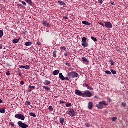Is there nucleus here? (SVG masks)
Instances as JSON below:
<instances>
[{"instance_id": "20", "label": "nucleus", "mask_w": 128, "mask_h": 128, "mask_svg": "<svg viewBox=\"0 0 128 128\" xmlns=\"http://www.w3.org/2000/svg\"><path fill=\"white\" fill-rule=\"evenodd\" d=\"M19 42H19V39H14L12 41L13 44H18Z\"/></svg>"}, {"instance_id": "24", "label": "nucleus", "mask_w": 128, "mask_h": 128, "mask_svg": "<svg viewBox=\"0 0 128 128\" xmlns=\"http://www.w3.org/2000/svg\"><path fill=\"white\" fill-rule=\"evenodd\" d=\"M82 60H83V62H86L87 64H88V62H88V59H86V58H82Z\"/></svg>"}, {"instance_id": "29", "label": "nucleus", "mask_w": 128, "mask_h": 128, "mask_svg": "<svg viewBox=\"0 0 128 128\" xmlns=\"http://www.w3.org/2000/svg\"><path fill=\"white\" fill-rule=\"evenodd\" d=\"M58 4H60V6H66L65 3L62 2H58Z\"/></svg>"}, {"instance_id": "7", "label": "nucleus", "mask_w": 128, "mask_h": 128, "mask_svg": "<svg viewBox=\"0 0 128 128\" xmlns=\"http://www.w3.org/2000/svg\"><path fill=\"white\" fill-rule=\"evenodd\" d=\"M104 24H105V26L107 28H112V23L108 22H105Z\"/></svg>"}, {"instance_id": "1", "label": "nucleus", "mask_w": 128, "mask_h": 128, "mask_svg": "<svg viewBox=\"0 0 128 128\" xmlns=\"http://www.w3.org/2000/svg\"><path fill=\"white\" fill-rule=\"evenodd\" d=\"M108 106L106 101H102L99 102V104L96 105V108H98L99 110H102L104 106Z\"/></svg>"}, {"instance_id": "25", "label": "nucleus", "mask_w": 128, "mask_h": 128, "mask_svg": "<svg viewBox=\"0 0 128 128\" xmlns=\"http://www.w3.org/2000/svg\"><path fill=\"white\" fill-rule=\"evenodd\" d=\"M43 88H44L48 92L50 91V88L48 87H46V86H44Z\"/></svg>"}, {"instance_id": "26", "label": "nucleus", "mask_w": 128, "mask_h": 128, "mask_svg": "<svg viewBox=\"0 0 128 128\" xmlns=\"http://www.w3.org/2000/svg\"><path fill=\"white\" fill-rule=\"evenodd\" d=\"M4 36V31L0 30V38H2Z\"/></svg>"}, {"instance_id": "39", "label": "nucleus", "mask_w": 128, "mask_h": 128, "mask_svg": "<svg viewBox=\"0 0 128 128\" xmlns=\"http://www.w3.org/2000/svg\"><path fill=\"white\" fill-rule=\"evenodd\" d=\"M122 104L123 108H126V104L125 102H122Z\"/></svg>"}, {"instance_id": "41", "label": "nucleus", "mask_w": 128, "mask_h": 128, "mask_svg": "<svg viewBox=\"0 0 128 128\" xmlns=\"http://www.w3.org/2000/svg\"><path fill=\"white\" fill-rule=\"evenodd\" d=\"M26 106H30V102H26Z\"/></svg>"}, {"instance_id": "17", "label": "nucleus", "mask_w": 128, "mask_h": 128, "mask_svg": "<svg viewBox=\"0 0 128 128\" xmlns=\"http://www.w3.org/2000/svg\"><path fill=\"white\" fill-rule=\"evenodd\" d=\"M60 122L61 124H64V118H60Z\"/></svg>"}, {"instance_id": "55", "label": "nucleus", "mask_w": 128, "mask_h": 128, "mask_svg": "<svg viewBox=\"0 0 128 128\" xmlns=\"http://www.w3.org/2000/svg\"><path fill=\"white\" fill-rule=\"evenodd\" d=\"M62 50H66V48L65 47H63L62 48Z\"/></svg>"}, {"instance_id": "8", "label": "nucleus", "mask_w": 128, "mask_h": 128, "mask_svg": "<svg viewBox=\"0 0 128 128\" xmlns=\"http://www.w3.org/2000/svg\"><path fill=\"white\" fill-rule=\"evenodd\" d=\"M75 94H76V96H82V92L80 91V90H76Z\"/></svg>"}, {"instance_id": "4", "label": "nucleus", "mask_w": 128, "mask_h": 128, "mask_svg": "<svg viewBox=\"0 0 128 128\" xmlns=\"http://www.w3.org/2000/svg\"><path fill=\"white\" fill-rule=\"evenodd\" d=\"M68 114L70 116H72V118H74L76 116V112H74V110L72 108L69 109L68 111Z\"/></svg>"}, {"instance_id": "3", "label": "nucleus", "mask_w": 128, "mask_h": 128, "mask_svg": "<svg viewBox=\"0 0 128 128\" xmlns=\"http://www.w3.org/2000/svg\"><path fill=\"white\" fill-rule=\"evenodd\" d=\"M92 94L89 90H86L82 94L83 98H92Z\"/></svg>"}, {"instance_id": "36", "label": "nucleus", "mask_w": 128, "mask_h": 128, "mask_svg": "<svg viewBox=\"0 0 128 128\" xmlns=\"http://www.w3.org/2000/svg\"><path fill=\"white\" fill-rule=\"evenodd\" d=\"M106 74H112V72H110V71L106 70Z\"/></svg>"}, {"instance_id": "34", "label": "nucleus", "mask_w": 128, "mask_h": 128, "mask_svg": "<svg viewBox=\"0 0 128 128\" xmlns=\"http://www.w3.org/2000/svg\"><path fill=\"white\" fill-rule=\"evenodd\" d=\"M49 110H50V112H53L54 108L52 106H49Z\"/></svg>"}, {"instance_id": "12", "label": "nucleus", "mask_w": 128, "mask_h": 128, "mask_svg": "<svg viewBox=\"0 0 128 128\" xmlns=\"http://www.w3.org/2000/svg\"><path fill=\"white\" fill-rule=\"evenodd\" d=\"M59 78L62 80H64V76L62 75V73H60L59 74Z\"/></svg>"}, {"instance_id": "54", "label": "nucleus", "mask_w": 128, "mask_h": 128, "mask_svg": "<svg viewBox=\"0 0 128 128\" xmlns=\"http://www.w3.org/2000/svg\"><path fill=\"white\" fill-rule=\"evenodd\" d=\"M0 50H2V44H0Z\"/></svg>"}, {"instance_id": "32", "label": "nucleus", "mask_w": 128, "mask_h": 128, "mask_svg": "<svg viewBox=\"0 0 128 128\" xmlns=\"http://www.w3.org/2000/svg\"><path fill=\"white\" fill-rule=\"evenodd\" d=\"M66 106L67 108H70V106H72V104L70 103H67L66 104Z\"/></svg>"}, {"instance_id": "60", "label": "nucleus", "mask_w": 128, "mask_h": 128, "mask_svg": "<svg viewBox=\"0 0 128 128\" xmlns=\"http://www.w3.org/2000/svg\"><path fill=\"white\" fill-rule=\"evenodd\" d=\"M20 74V76H22V74Z\"/></svg>"}, {"instance_id": "21", "label": "nucleus", "mask_w": 128, "mask_h": 128, "mask_svg": "<svg viewBox=\"0 0 128 128\" xmlns=\"http://www.w3.org/2000/svg\"><path fill=\"white\" fill-rule=\"evenodd\" d=\"M44 84H46V86H50V84H52V82H50V81L46 80H45Z\"/></svg>"}, {"instance_id": "40", "label": "nucleus", "mask_w": 128, "mask_h": 128, "mask_svg": "<svg viewBox=\"0 0 128 128\" xmlns=\"http://www.w3.org/2000/svg\"><path fill=\"white\" fill-rule=\"evenodd\" d=\"M86 128H90V124H88V123H86Z\"/></svg>"}, {"instance_id": "56", "label": "nucleus", "mask_w": 128, "mask_h": 128, "mask_svg": "<svg viewBox=\"0 0 128 128\" xmlns=\"http://www.w3.org/2000/svg\"><path fill=\"white\" fill-rule=\"evenodd\" d=\"M66 66H70V64H69V63H66Z\"/></svg>"}, {"instance_id": "51", "label": "nucleus", "mask_w": 128, "mask_h": 128, "mask_svg": "<svg viewBox=\"0 0 128 128\" xmlns=\"http://www.w3.org/2000/svg\"><path fill=\"white\" fill-rule=\"evenodd\" d=\"M64 56H68V52L64 53Z\"/></svg>"}, {"instance_id": "47", "label": "nucleus", "mask_w": 128, "mask_h": 128, "mask_svg": "<svg viewBox=\"0 0 128 128\" xmlns=\"http://www.w3.org/2000/svg\"><path fill=\"white\" fill-rule=\"evenodd\" d=\"M60 104H64L65 102L64 100H60Z\"/></svg>"}, {"instance_id": "58", "label": "nucleus", "mask_w": 128, "mask_h": 128, "mask_svg": "<svg viewBox=\"0 0 128 128\" xmlns=\"http://www.w3.org/2000/svg\"><path fill=\"white\" fill-rule=\"evenodd\" d=\"M2 102H3L2 100L0 99V104H2Z\"/></svg>"}, {"instance_id": "61", "label": "nucleus", "mask_w": 128, "mask_h": 128, "mask_svg": "<svg viewBox=\"0 0 128 128\" xmlns=\"http://www.w3.org/2000/svg\"><path fill=\"white\" fill-rule=\"evenodd\" d=\"M95 98H98V97H96V96H95Z\"/></svg>"}, {"instance_id": "59", "label": "nucleus", "mask_w": 128, "mask_h": 128, "mask_svg": "<svg viewBox=\"0 0 128 128\" xmlns=\"http://www.w3.org/2000/svg\"><path fill=\"white\" fill-rule=\"evenodd\" d=\"M28 92H32V90H28Z\"/></svg>"}, {"instance_id": "9", "label": "nucleus", "mask_w": 128, "mask_h": 128, "mask_svg": "<svg viewBox=\"0 0 128 128\" xmlns=\"http://www.w3.org/2000/svg\"><path fill=\"white\" fill-rule=\"evenodd\" d=\"M92 108H94V102H90L88 104V108L91 110H92Z\"/></svg>"}, {"instance_id": "5", "label": "nucleus", "mask_w": 128, "mask_h": 128, "mask_svg": "<svg viewBox=\"0 0 128 128\" xmlns=\"http://www.w3.org/2000/svg\"><path fill=\"white\" fill-rule=\"evenodd\" d=\"M15 118H18V120H26V117H24V116L22 114H16L15 116Z\"/></svg>"}, {"instance_id": "18", "label": "nucleus", "mask_w": 128, "mask_h": 128, "mask_svg": "<svg viewBox=\"0 0 128 128\" xmlns=\"http://www.w3.org/2000/svg\"><path fill=\"white\" fill-rule=\"evenodd\" d=\"M82 46H84V48H88V44L86 42H84L82 44Z\"/></svg>"}, {"instance_id": "43", "label": "nucleus", "mask_w": 128, "mask_h": 128, "mask_svg": "<svg viewBox=\"0 0 128 128\" xmlns=\"http://www.w3.org/2000/svg\"><path fill=\"white\" fill-rule=\"evenodd\" d=\"M70 78H70V77H66V78H64V80H70Z\"/></svg>"}, {"instance_id": "42", "label": "nucleus", "mask_w": 128, "mask_h": 128, "mask_svg": "<svg viewBox=\"0 0 128 128\" xmlns=\"http://www.w3.org/2000/svg\"><path fill=\"white\" fill-rule=\"evenodd\" d=\"M102 2H104V1L102 0H98V4H102Z\"/></svg>"}, {"instance_id": "2", "label": "nucleus", "mask_w": 128, "mask_h": 128, "mask_svg": "<svg viewBox=\"0 0 128 128\" xmlns=\"http://www.w3.org/2000/svg\"><path fill=\"white\" fill-rule=\"evenodd\" d=\"M68 76L70 78H75L78 77V74L76 72H72L68 73Z\"/></svg>"}, {"instance_id": "38", "label": "nucleus", "mask_w": 128, "mask_h": 128, "mask_svg": "<svg viewBox=\"0 0 128 128\" xmlns=\"http://www.w3.org/2000/svg\"><path fill=\"white\" fill-rule=\"evenodd\" d=\"M116 120H118V118L116 117H114L112 119V121L113 122H116Z\"/></svg>"}, {"instance_id": "45", "label": "nucleus", "mask_w": 128, "mask_h": 128, "mask_svg": "<svg viewBox=\"0 0 128 128\" xmlns=\"http://www.w3.org/2000/svg\"><path fill=\"white\" fill-rule=\"evenodd\" d=\"M111 64L112 66H114V62L113 60H111Z\"/></svg>"}, {"instance_id": "16", "label": "nucleus", "mask_w": 128, "mask_h": 128, "mask_svg": "<svg viewBox=\"0 0 128 128\" xmlns=\"http://www.w3.org/2000/svg\"><path fill=\"white\" fill-rule=\"evenodd\" d=\"M0 112L1 114H6V108H0Z\"/></svg>"}, {"instance_id": "23", "label": "nucleus", "mask_w": 128, "mask_h": 128, "mask_svg": "<svg viewBox=\"0 0 128 128\" xmlns=\"http://www.w3.org/2000/svg\"><path fill=\"white\" fill-rule=\"evenodd\" d=\"M29 114L30 116H33V118H36V114L34 113L30 112Z\"/></svg>"}, {"instance_id": "53", "label": "nucleus", "mask_w": 128, "mask_h": 128, "mask_svg": "<svg viewBox=\"0 0 128 128\" xmlns=\"http://www.w3.org/2000/svg\"><path fill=\"white\" fill-rule=\"evenodd\" d=\"M64 20H68V16H64Z\"/></svg>"}, {"instance_id": "6", "label": "nucleus", "mask_w": 128, "mask_h": 128, "mask_svg": "<svg viewBox=\"0 0 128 128\" xmlns=\"http://www.w3.org/2000/svg\"><path fill=\"white\" fill-rule=\"evenodd\" d=\"M18 126H20V128H28V124H26L24 123H23L22 122H18Z\"/></svg>"}, {"instance_id": "49", "label": "nucleus", "mask_w": 128, "mask_h": 128, "mask_svg": "<svg viewBox=\"0 0 128 128\" xmlns=\"http://www.w3.org/2000/svg\"><path fill=\"white\" fill-rule=\"evenodd\" d=\"M37 44H38V46H40L42 45V44L40 43V42H37Z\"/></svg>"}, {"instance_id": "52", "label": "nucleus", "mask_w": 128, "mask_h": 128, "mask_svg": "<svg viewBox=\"0 0 128 128\" xmlns=\"http://www.w3.org/2000/svg\"><path fill=\"white\" fill-rule=\"evenodd\" d=\"M20 84H22V86H24V81L21 82Z\"/></svg>"}, {"instance_id": "19", "label": "nucleus", "mask_w": 128, "mask_h": 128, "mask_svg": "<svg viewBox=\"0 0 128 128\" xmlns=\"http://www.w3.org/2000/svg\"><path fill=\"white\" fill-rule=\"evenodd\" d=\"M26 2L30 6H32V0H26Z\"/></svg>"}, {"instance_id": "37", "label": "nucleus", "mask_w": 128, "mask_h": 128, "mask_svg": "<svg viewBox=\"0 0 128 128\" xmlns=\"http://www.w3.org/2000/svg\"><path fill=\"white\" fill-rule=\"evenodd\" d=\"M111 72L113 74H116V72L114 70H111Z\"/></svg>"}, {"instance_id": "33", "label": "nucleus", "mask_w": 128, "mask_h": 128, "mask_svg": "<svg viewBox=\"0 0 128 128\" xmlns=\"http://www.w3.org/2000/svg\"><path fill=\"white\" fill-rule=\"evenodd\" d=\"M86 88H87L88 90H94V88H90V86L88 85L87 86V87H86Z\"/></svg>"}, {"instance_id": "28", "label": "nucleus", "mask_w": 128, "mask_h": 128, "mask_svg": "<svg viewBox=\"0 0 128 128\" xmlns=\"http://www.w3.org/2000/svg\"><path fill=\"white\" fill-rule=\"evenodd\" d=\"M58 52V51L56 50H55L54 52H53V56L54 58H56V54Z\"/></svg>"}, {"instance_id": "14", "label": "nucleus", "mask_w": 128, "mask_h": 128, "mask_svg": "<svg viewBox=\"0 0 128 128\" xmlns=\"http://www.w3.org/2000/svg\"><path fill=\"white\" fill-rule=\"evenodd\" d=\"M32 42H26L25 44V46H32Z\"/></svg>"}, {"instance_id": "22", "label": "nucleus", "mask_w": 128, "mask_h": 128, "mask_svg": "<svg viewBox=\"0 0 128 128\" xmlns=\"http://www.w3.org/2000/svg\"><path fill=\"white\" fill-rule=\"evenodd\" d=\"M17 6H18V8H26V7L22 4H18L17 5Z\"/></svg>"}, {"instance_id": "35", "label": "nucleus", "mask_w": 128, "mask_h": 128, "mask_svg": "<svg viewBox=\"0 0 128 128\" xmlns=\"http://www.w3.org/2000/svg\"><path fill=\"white\" fill-rule=\"evenodd\" d=\"M20 2H22V4H23V6H26V2H22V0H20Z\"/></svg>"}, {"instance_id": "27", "label": "nucleus", "mask_w": 128, "mask_h": 128, "mask_svg": "<svg viewBox=\"0 0 128 128\" xmlns=\"http://www.w3.org/2000/svg\"><path fill=\"white\" fill-rule=\"evenodd\" d=\"M86 37H84V38H82V43H84V42H86Z\"/></svg>"}, {"instance_id": "57", "label": "nucleus", "mask_w": 128, "mask_h": 128, "mask_svg": "<svg viewBox=\"0 0 128 128\" xmlns=\"http://www.w3.org/2000/svg\"><path fill=\"white\" fill-rule=\"evenodd\" d=\"M111 4H112V6H116V4L114 2H111Z\"/></svg>"}, {"instance_id": "30", "label": "nucleus", "mask_w": 128, "mask_h": 128, "mask_svg": "<svg viewBox=\"0 0 128 128\" xmlns=\"http://www.w3.org/2000/svg\"><path fill=\"white\" fill-rule=\"evenodd\" d=\"M92 40H94V42H98V39H96V38L94 37V36H92L91 37Z\"/></svg>"}, {"instance_id": "46", "label": "nucleus", "mask_w": 128, "mask_h": 128, "mask_svg": "<svg viewBox=\"0 0 128 128\" xmlns=\"http://www.w3.org/2000/svg\"><path fill=\"white\" fill-rule=\"evenodd\" d=\"M6 74V76H10V72H7Z\"/></svg>"}, {"instance_id": "13", "label": "nucleus", "mask_w": 128, "mask_h": 128, "mask_svg": "<svg viewBox=\"0 0 128 128\" xmlns=\"http://www.w3.org/2000/svg\"><path fill=\"white\" fill-rule=\"evenodd\" d=\"M82 23L83 24H85L86 26H91V24H92L90 23H88L86 21H83V22H82Z\"/></svg>"}, {"instance_id": "11", "label": "nucleus", "mask_w": 128, "mask_h": 128, "mask_svg": "<svg viewBox=\"0 0 128 128\" xmlns=\"http://www.w3.org/2000/svg\"><path fill=\"white\" fill-rule=\"evenodd\" d=\"M43 24L44 26H46V28H50V24L48 22L44 20L43 21Z\"/></svg>"}, {"instance_id": "50", "label": "nucleus", "mask_w": 128, "mask_h": 128, "mask_svg": "<svg viewBox=\"0 0 128 128\" xmlns=\"http://www.w3.org/2000/svg\"><path fill=\"white\" fill-rule=\"evenodd\" d=\"M10 124L12 126L13 128L14 126V124L13 122H10Z\"/></svg>"}, {"instance_id": "10", "label": "nucleus", "mask_w": 128, "mask_h": 128, "mask_svg": "<svg viewBox=\"0 0 128 128\" xmlns=\"http://www.w3.org/2000/svg\"><path fill=\"white\" fill-rule=\"evenodd\" d=\"M19 68H24L25 70H30V66L28 65H27L26 66H20Z\"/></svg>"}, {"instance_id": "44", "label": "nucleus", "mask_w": 128, "mask_h": 128, "mask_svg": "<svg viewBox=\"0 0 128 128\" xmlns=\"http://www.w3.org/2000/svg\"><path fill=\"white\" fill-rule=\"evenodd\" d=\"M100 26H102L104 28V26H104V23H102V22H100Z\"/></svg>"}, {"instance_id": "48", "label": "nucleus", "mask_w": 128, "mask_h": 128, "mask_svg": "<svg viewBox=\"0 0 128 128\" xmlns=\"http://www.w3.org/2000/svg\"><path fill=\"white\" fill-rule=\"evenodd\" d=\"M88 84H83V86H84V88H87V86H88Z\"/></svg>"}, {"instance_id": "15", "label": "nucleus", "mask_w": 128, "mask_h": 128, "mask_svg": "<svg viewBox=\"0 0 128 128\" xmlns=\"http://www.w3.org/2000/svg\"><path fill=\"white\" fill-rule=\"evenodd\" d=\"M60 74V70H56L53 72V74L54 76H58Z\"/></svg>"}, {"instance_id": "62", "label": "nucleus", "mask_w": 128, "mask_h": 128, "mask_svg": "<svg viewBox=\"0 0 128 128\" xmlns=\"http://www.w3.org/2000/svg\"><path fill=\"white\" fill-rule=\"evenodd\" d=\"M18 40H20V38Z\"/></svg>"}, {"instance_id": "31", "label": "nucleus", "mask_w": 128, "mask_h": 128, "mask_svg": "<svg viewBox=\"0 0 128 128\" xmlns=\"http://www.w3.org/2000/svg\"><path fill=\"white\" fill-rule=\"evenodd\" d=\"M29 88H30L31 90L33 89V90H36V88L34 86H29Z\"/></svg>"}]
</instances>
